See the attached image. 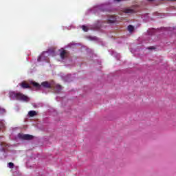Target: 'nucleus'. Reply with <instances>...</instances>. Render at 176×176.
Instances as JSON below:
<instances>
[{"label": "nucleus", "mask_w": 176, "mask_h": 176, "mask_svg": "<svg viewBox=\"0 0 176 176\" xmlns=\"http://www.w3.org/2000/svg\"><path fill=\"white\" fill-rule=\"evenodd\" d=\"M19 86L22 87V89H30L31 86H33L34 89H41V85L39 83L31 80H29L28 82L25 81L22 82L19 84Z\"/></svg>", "instance_id": "5"}, {"label": "nucleus", "mask_w": 176, "mask_h": 176, "mask_svg": "<svg viewBox=\"0 0 176 176\" xmlns=\"http://www.w3.org/2000/svg\"><path fill=\"white\" fill-rule=\"evenodd\" d=\"M6 124V122L4 120H0V127H3Z\"/></svg>", "instance_id": "15"}, {"label": "nucleus", "mask_w": 176, "mask_h": 176, "mask_svg": "<svg viewBox=\"0 0 176 176\" xmlns=\"http://www.w3.org/2000/svg\"><path fill=\"white\" fill-rule=\"evenodd\" d=\"M128 31L129 32H133V31H134V26L131 25H129L128 26Z\"/></svg>", "instance_id": "14"}, {"label": "nucleus", "mask_w": 176, "mask_h": 176, "mask_svg": "<svg viewBox=\"0 0 176 176\" xmlns=\"http://www.w3.org/2000/svg\"><path fill=\"white\" fill-rule=\"evenodd\" d=\"M71 76H72V75L71 74H68L67 76H66L65 77H64V80L66 82H71V80H72V79H71Z\"/></svg>", "instance_id": "12"}, {"label": "nucleus", "mask_w": 176, "mask_h": 176, "mask_svg": "<svg viewBox=\"0 0 176 176\" xmlns=\"http://www.w3.org/2000/svg\"><path fill=\"white\" fill-rule=\"evenodd\" d=\"M116 21V18L115 16H111L109 18L108 23H115Z\"/></svg>", "instance_id": "13"}, {"label": "nucleus", "mask_w": 176, "mask_h": 176, "mask_svg": "<svg viewBox=\"0 0 176 176\" xmlns=\"http://www.w3.org/2000/svg\"><path fill=\"white\" fill-rule=\"evenodd\" d=\"M10 100H19V101H23V102H28L30 101V98L21 93H17L13 91H9Z\"/></svg>", "instance_id": "1"}, {"label": "nucleus", "mask_w": 176, "mask_h": 176, "mask_svg": "<svg viewBox=\"0 0 176 176\" xmlns=\"http://www.w3.org/2000/svg\"><path fill=\"white\" fill-rule=\"evenodd\" d=\"M88 38L89 39V41H97V37H96V36H89L88 37Z\"/></svg>", "instance_id": "17"}, {"label": "nucleus", "mask_w": 176, "mask_h": 176, "mask_svg": "<svg viewBox=\"0 0 176 176\" xmlns=\"http://www.w3.org/2000/svg\"><path fill=\"white\" fill-rule=\"evenodd\" d=\"M122 1H124V0H113L112 3H118V2H122Z\"/></svg>", "instance_id": "20"}, {"label": "nucleus", "mask_w": 176, "mask_h": 176, "mask_svg": "<svg viewBox=\"0 0 176 176\" xmlns=\"http://www.w3.org/2000/svg\"><path fill=\"white\" fill-rule=\"evenodd\" d=\"M6 112V110L5 109L0 107V113H5Z\"/></svg>", "instance_id": "18"}, {"label": "nucleus", "mask_w": 176, "mask_h": 176, "mask_svg": "<svg viewBox=\"0 0 176 176\" xmlns=\"http://www.w3.org/2000/svg\"><path fill=\"white\" fill-rule=\"evenodd\" d=\"M40 89H36V90H41L42 87H45L46 89H54L55 93H60L63 90V87L58 84H55L54 82H47V81L43 82L41 85H40Z\"/></svg>", "instance_id": "3"}, {"label": "nucleus", "mask_w": 176, "mask_h": 176, "mask_svg": "<svg viewBox=\"0 0 176 176\" xmlns=\"http://www.w3.org/2000/svg\"><path fill=\"white\" fill-rule=\"evenodd\" d=\"M75 46H76V44L70 43L67 46L65 47V48H60V50H58V54H59L60 60H64L65 58H67V57H68V52L65 50L67 47L74 48Z\"/></svg>", "instance_id": "6"}, {"label": "nucleus", "mask_w": 176, "mask_h": 176, "mask_svg": "<svg viewBox=\"0 0 176 176\" xmlns=\"http://www.w3.org/2000/svg\"><path fill=\"white\" fill-rule=\"evenodd\" d=\"M122 11L124 13H134V10L127 8H123Z\"/></svg>", "instance_id": "10"}, {"label": "nucleus", "mask_w": 176, "mask_h": 176, "mask_svg": "<svg viewBox=\"0 0 176 176\" xmlns=\"http://www.w3.org/2000/svg\"><path fill=\"white\" fill-rule=\"evenodd\" d=\"M8 145L1 142H0V156H1V159H5L6 157V148H8Z\"/></svg>", "instance_id": "8"}, {"label": "nucleus", "mask_w": 176, "mask_h": 176, "mask_svg": "<svg viewBox=\"0 0 176 176\" xmlns=\"http://www.w3.org/2000/svg\"><path fill=\"white\" fill-rule=\"evenodd\" d=\"M36 111H30L28 112V116L30 118H34V116H36Z\"/></svg>", "instance_id": "11"}, {"label": "nucleus", "mask_w": 176, "mask_h": 176, "mask_svg": "<svg viewBox=\"0 0 176 176\" xmlns=\"http://www.w3.org/2000/svg\"><path fill=\"white\" fill-rule=\"evenodd\" d=\"M111 54V56H113L114 57H118V58H119V54L115 52L114 51H112Z\"/></svg>", "instance_id": "16"}, {"label": "nucleus", "mask_w": 176, "mask_h": 176, "mask_svg": "<svg viewBox=\"0 0 176 176\" xmlns=\"http://www.w3.org/2000/svg\"><path fill=\"white\" fill-rule=\"evenodd\" d=\"M72 28H74V25H71L70 27L67 28V30H71Z\"/></svg>", "instance_id": "21"}, {"label": "nucleus", "mask_w": 176, "mask_h": 176, "mask_svg": "<svg viewBox=\"0 0 176 176\" xmlns=\"http://www.w3.org/2000/svg\"><path fill=\"white\" fill-rule=\"evenodd\" d=\"M100 27H101V23L100 21L98 22L97 24L91 25H83L81 26V28L82 30L85 31V32H87L89 30H98L100 29Z\"/></svg>", "instance_id": "7"}, {"label": "nucleus", "mask_w": 176, "mask_h": 176, "mask_svg": "<svg viewBox=\"0 0 176 176\" xmlns=\"http://www.w3.org/2000/svg\"><path fill=\"white\" fill-rule=\"evenodd\" d=\"M16 140H32V135L19 133L17 135Z\"/></svg>", "instance_id": "9"}, {"label": "nucleus", "mask_w": 176, "mask_h": 176, "mask_svg": "<svg viewBox=\"0 0 176 176\" xmlns=\"http://www.w3.org/2000/svg\"><path fill=\"white\" fill-rule=\"evenodd\" d=\"M148 49H151V47H148Z\"/></svg>", "instance_id": "22"}, {"label": "nucleus", "mask_w": 176, "mask_h": 176, "mask_svg": "<svg viewBox=\"0 0 176 176\" xmlns=\"http://www.w3.org/2000/svg\"><path fill=\"white\" fill-rule=\"evenodd\" d=\"M14 166V164L12 162L8 163V167L9 168H13V166Z\"/></svg>", "instance_id": "19"}, {"label": "nucleus", "mask_w": 176, "mask_h": 176, "mask_svg": "<svg viewBox=\"0 0 176 176\" xmlns=\"http://www.w3.org/2000/svg\"><path fill=\"white\" fill-rule=\"evenodd\" d=\"M111 6V2L107 1L104 3L95 6L92 8H91L90 12L91 13H98L99 12H109V6Z\"/></svg>", "instance_id": "2"}, {"label": "nucleus", "mask_w": 176, "mask_h": 176, "mask_svg": "<svg viewBox=\"0 0 176 176\" xmlns=\"http://www.w3.org/2000/svg\"><path fill=\"white\" fill-rule=\"evenodd\" d=\"M55 56L54 50H50L47 52H43L38 58V63H49V58Z\"/></svg>", "instance_id": "4"}]
</instances>
